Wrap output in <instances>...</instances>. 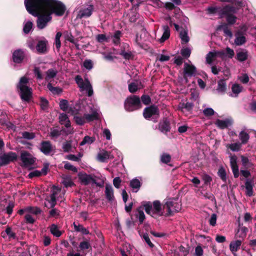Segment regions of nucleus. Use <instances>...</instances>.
<instances>
[{"instance_id":"obj_1","label":"nucleus","mask_w":256,"mask_h":256,"mask_svg":"<svg viewBox=\"0 0 256 256\" xmlns=\"http://www.w3.org/2000/svg\"><path fill=\"white\" fill-rule=\"evenodd\" d=\"M26 8L32 16L37 17V27L42 30L52 20V17L47 8L38 0H24Z\"/></svg>"},{"instance_id":"obj_2","label":"nucleus","mask_w":256,"mask_h":256,"mask_svg":"<svg viewBox=\"0 0 256 256\" xmlns=\"http://www.w3.org/2000/svg\"><path fill=\"white\" fill-rule=\"evenodd\" d=\"M28 78L24 76L20 78L16 86L21 100L26 102H29L32 97V88L28 86Z\"/></svg>"},{"instance_id":"obj_3","label":"nucleus","mask_w":256,"mask_h":256,"mask_svg":"<svg viewBox=\"0 0 256 256\" xmlns=\"http://www.w3.org/2000/svg\"><path fill=\"white\" fill-rule=\"evenodd\" d=\"M53 2H48V3L41 2V4L44 5L51 15L54 14L57 16H63L66 10L65 5L60 1L54 0V4Z\"/></svg>"},{"instance_id":"obj_4","label":"nucleus","mask_w":256,"mask_h":256,"mask_svg":"<svg viewBox=\"0 0 256 256\" xmlns=\"http://www.w3.org/2000/svg\"><path fill=\"white\" fill-rule=\"evenodd\" d=\"M238 8L234 6L227 4L222 8L220 12V18L226 17L228 25H233L236 21L237 18L234 14L237 13Z\"/></svg>"},{"instance_id":"obj_5","label":"nucleus","mask_w":256,"mask_h":256,"mask_svg":"<svg viewBox=\"0 0 256 256\" xmlns=\"http://www.w3.org/2000/svg\"><path fill=\"white\" fill-rule=\"evenodd\" d=\"M143 116L147 120H151L154 123L158 122V120L160 116V111L158 108L154 105L152 104L144 108Z\"/></svg>"},{"instance_id":"obj_6","label":"nucleus","mask_w":256,"mask_h":256,"mask_svg":"<svg viewBox=\"0 0 256 256\" xmlns=\"http://www.w3.org/2000/svg\"><path fill=\"white\" fill-rule=\"evenodd\" d=\"M142 106L140 98L136 95L128 97L124 102V108L128 112L140 109Z\"/></svg>"},{"instance_id":"obj_7","label":"nucleus","mask_w":256,"mask_h":256,"mask_svg":"<svg viewBox=\"0 0 256 256\" xmlns=\"http://www.w3.org/2000/svg\"><path fill=\"white\" fill-rule=\"evenodd\" d=\"M75 81L82 90H86L88 96H91L94 94L92 87L88 78H84V80L82 76L77 75L75 77Z\"/></svg>"},{"instance_id":"obj_8","label":"nucleus","mask_w":256,"mask_h":256,"mask_svg":"<svg viewBox=\"0 0 256 256\" xmlns=\"http://www.w3.org/2000/svg\"><path fill=\"white\" fill-rule=\"evenodd\" d=\"M164 208H166L167 213L166 216H173L175 213L178 212L181 210V204L173 200H169L166 202Z\"/></svg>"},{"instance_id":"obj_9","label":"nucleus","mask_w":256,"mask_h":256,"mask_svg":"<svg viewBox=\"0 0 256 256\" xmlns=\"http://www.w3.org/2000/svg\"><path fill=\"white\" fill-rule=\"evenodd\" d=\"M18 158V155L14 152H10L4 153L0 156V166H6L11 162L16 161Z\"/></svg>"},{"instance_id":"obj_10","label":"nucleus","mask_w":256,"mask_h":256,"mask_svg":"<svg viewBox=\"0 0 256 256\" xmlns=\"http://www.w3.org/2000/svg\"><path fill=\"white\" fill-rule=\"evenodd\" d=\"M196 74V68L193 64H190L186 62L184 64L183 78L186 82H188V78L194 76Z\"/></svg>"},{"instance_id":"obj_11","label":"nucleus","mask_w":256,"mask_h":256,"mask_svg":"<svg viewBox=\"0 0 256 256\" xmlns=\"http://www.w3.org/2000/svg\"><path fill=\"white\" fill-rule=\"evenodd\" d=\"M35 158H34L29 152L26 151L22 152L20 154V160L26 168L32 166L35 162Z\"/></svg>"},{"instance_id":"obj_12","label":"nucleus","mask_w":256,"mask_h":256,"mask_svg":"<svg viewBox=\"0 0 256 256\" xmlns=\"http://www.w3.org/2000/svg\"><path fill=\"white\" fill-rule=\"evenodd\" d=\"M158 130L164 134H167L171 130L170 122L167 118H164L158 124Z\"/></svg>"},{"instance_id":"obj_13","label":"nucleus","mask_w":256,"mask_h":256,"mask_svg":"<svg viewBox=\"0 0 256 256\" xmlns=\"http://www.w3.org/2000/svg\"><path fill=\"white\" fill-rule=\"evenodd\" d=\"M48 41L46 39L40 40L36 46V52L38 54H44L48 52Z\"/></svg>"},{"instance_id":"obj_14","label":"nucleus","mask_w":256,"mask_h":256,"mask_svg":"<svg viewBox=\"0 0 256 256\" xmlns=\"http://www.w3.org/2000/svg\"><path fill=\"white\" fill-rule=\"evenodd\" d=\"M78 176L82 184L84 186H88L90 182H95V179L92 177V176L91 174H86V173H80L78 174Z\"/></svg>"},{"instance_id":"obj_15","label":"nucleus","mask_w":256,"mask_h":256,"mask_svg":"<svg viewBox=\"0 0 256 256\" xmlns=\"http://www.w3.org/2000/svg\"><path fill=\"white\" fill-rule=\"evenodd\" d=\"M25 57L24 52L21 49L14 50L12 54V60L14 62L20 64Z\"/></svg>"},{"instance_id":"obj_16","label":"nucleus","mask_w":256,"mask_h":256,"mask_svg":"<svg viewBox=\"0 0 256 256\" xmlns=\"http://www.w3.org/2000/svg\"><path fill=\"white\" fill-rule=\"evenodd\" d=\"M40 150L45 155H48L52 150V146L50 141H42L40 143Z\"/></svg>"},{"instance_id":"obj_17","label":"nucleus","mask_w":256,"mask_h":256,"mask_svg":"<svg viewBox=\"0 0 256 256\" xmlns=\"http://www.w3.org/2000/svg\"><path fill=\"white\" fill-rule=\"evenodd\" d=\"M232 120L228 118L225 120L218 119L215 122V124L216 126L221 130L225 129L232 125Z\"/></svg>"},{"instance_id":"obj_18","label":"nucleus","mask_w":256,"mask_h":256,"mask_svg":"<svg viewBox=\"0 0 256 256\" xmlns=\"http://www.w3.org/2000/svg\"><path fill=\"white\" fill-rule=\"evenodd\" d=\"M248 232V228L246 226H243L242 224L238 222V228L236 234L235 236L238 238L244 239L246 236Z\"/></svg>"},{"instance_id":"obj_19","label":"nucleus","mask_w":256,"mask_h":256,"mask_svg":"<svg viewBox=\"0 0 256 256\" xmlns=\"http://www.w3.org/2000/svg\"><path fill=\"white\" fill-rule=\"evenodd\" d=\"M154 208L152 210V216L154 218L156 214L158 216H162L163 215L162 212H161L162 206L160 202L158 200L154 201L153 202Z\"/></svg>"},{"instance_id":"obj_20","label":"nucleus","mask_w":256,"mask_h":256,"mask_svg":"<svg viewBox=\"0 0 256 256\" xmlns=\"http://www.w3.org/2000/svg\"><path fill=\"white\" fill-rule=\"evenodd\" d=\"M72 112V114L74 115V119L75 122L80 126L84 125L86 122L85 120L84 115L83 116L78 115V112H75L72 110V108H70L68 112Z\"/></svg>"},{"instance_id":"obj_21","label":"nucleus","mask_w":256,"mask_h":256,"mask_svg":"<svg viewBox=\"0 0 256 256\" xmlns=\"http://www.w3.org/2000/svg\"><path fill=\"white\" fill-rule=\"evenodd\" d=\"M94 9V6L90 4L87 8L80 10V18L90 17L92 15Z\"/></svg>"},{"instance_id":"obj_22","label":"nucleus","mask_w":256,"mask_h":256,"mask_svg":"<svg viewBox=\"0 0 256 256\" xmlns=\"http://www.w3.org/2000/svg\"><path fill=\"white\" fill-rule=\"evenodd\" d=\"M106 197L108 202H112L114 199V190L111 185L106 184L105 190Z\"/></svg>"},{"instance_id":"obj_23","label":"nucleus","mask_w":256,"mask_h":256,"mask_svg":"<svg viewBox=\"0 0 256 256\" xmlns=\"http://www.w3.org/2000/svg\"><path fill=\"white\" fill-rule=\"evenodd\" d=\"M236 38L234 40V43L236 46H241L246 42V37L242 35L241 32H238L236 34Z\"/></svg>"},{"instance_id":"obj_24","label":"nucleus","mask_w":256,"mask_h":256,"mask_svg":"<svg viewBox=\"0 0 256 256\" xmlns=\"http://www.w3.org/2000/svg\"><path fill=\"white\" fill-rule=\"evenodd\" d=\"M254 184L252 180H246L245 182V188L246 189V194L247 196H251L254 195L253 192Z\"/></svg>"},{"instance_id":"obj_25","label":"nucleus","mask_w":256,"mask_h":256,"mask_svg":"<svg viewBox=\"0 0 256 256\" xmlns=\"http://www.w3.org/2000/svg\"><path fill=\"white\" fill-rule=\"evenodd\" d=\"M110 152L106 150H102L97 155V158L100 162H104L110 158Z\"/></svg>"},{"instance_id":"obj_26","label":"nucleus","mask_w":256,"mask_h":256,"mask_svg":"<svg viewBox=\"0 0 256 256\" xmlns=\"http://www.w3.org/2000/svg\"><path fill=\"white\" fill-rule=\"evenodd\" d=\"M162 29L164 30V32L161 38L160 39V42L161 43L165 42L170 38V30L168 26H163Z\"/></svg>"},{"instance_id":"obj_27","label":"nucleus","mask_w":256,"mask_h":256,"mask_svg":"<svg viewBox=\"0 0 256 256\" xmlns=\"http://www.w3.org/2000/svg\"><path fill=\"white\" fill-rule=\"evenodd\" d=\"M218 30H222L225 34V36H228L230 38L232 37V33L230 30L228 28V24L224 23L221 25H220L218 27Z\"/></svg>"},{"instance_id":"obj_28","label":"nucleus","mask_w":256,"mask_h":256,"mask_svg":"<svg viewBox=\"0 0 256 256\" xmlns=\"http://www.w3.org/2000/svg\"><path fill=\"white\" fill-rule=\"evenodd\" d=\"M86 122H90L98 119V114L96 111L93 112L91 114H84Z\"/></svg>"},{"instance_id":"obj_29","label":"nucleus","mask_w":256,"mask_h":256,"mask_svg":"<svg viewBox=\"0 0 256 256\" xmlns=\"http://www.w3.org/2000/svg\"><path fill=\"white\" fill-rule=\"evenodd\" d=\"M142 184L139 180L136 178H134L131 180L130 182V186L134 190H136V192L138 191L140 186Z\"/></svg>"},{"instance_id":"obj_30","label":"nucleus","mask_w":256,"mask_h":256,"mask_svg":"<svg viewBox=\"0 0 256 256\" xmlns=\"http://www.w3.org/2000/svg\"><path fill=\"white\" fill-rule=\"evenodd\" d=\"M56 192H53L51 194H50V200H48L49 204H50V206H48L46 203L44 204V206L47 207L48 208H54V207L56 205Z\"/></svg>"},{"instance_id":"obj_31","label":"nucleus","mask_w":256,"mask_h":256,"mask_svg":"<svg viewBox=\"0 0 256 256\" xmlns=\"http://www.w3.org/2000/svg\"><path fill=\"white\" fill-rule=\"evenodd\" d=\"M242 240H240L231 242L230 245V250L232 252H237L238 250L240 248Z\"/></svg>"},{"instance_id":"obj_32","label":"nucleus","mask_w":256,"mask_h":256,"mask_svg":"<svg viewBox=\"0 0 256 256\" xmlns=\"http://www.w3.org/2000/svg\"><path fill=\"white\" fill-rule=\"evenodd\" d=\"M135 215L136 218L138 219L140 224H142L144 222L146 217L144 214L143 210H141L140 207L137 208Z\"/></svg>"},{"instance_id":"obj_33","label":"nucleus","mask_w":256,"mask_h":256,"mask_svg":"<svg viewBox=\"0 0 256 256\" xmlns=\"http://www.w3.org/2000/svg\"><path fill=\"white\" fill-rule=\"evenodd\" d=\"M222 10V8L216 6H209L206 9L207 14H214L218 13L220 18V12Z\"/></svg>"},{"instance_id":"obj_34","label":"nucleus","mask_w":256,"mask_h":256,"mask_svg":"<svg viewBox=\"0 0 256 256\" xmlns=\"http://www.w3.org/2000/svg\"><path fill=\"white\" fill-rule=\"evenodd\" d=\"M122 36V32L118 30L116 31L112 36V42L116 45L118 46L120 43V37Z\"/></svg>"},{"instance_id":"obj_35","label":"nucleus","mask_w":256,"mask_h":256,"mask_svg":"<svg viewBox=\"0 0 256 256\" xmlns=\"http://www.w3.org/2000/svg\"><path fill=\"white\" fill-rule=\"evenodd\" d=\"M60 122L61 124H64V122H66L65 124V126L66 128L70 126V121L68 120V118L66 114L62 113L60 114L59 116Z\"/></svg>"},{"instance_id":"obj_36","label":"nucleus","mask_w":256,"mask_h":256,"mask_svg":"<svg viewBox=\"0 0 256 256\" xmlns=\"http://www.w3.org/2000/svg\"><path fill=\"white\" fill-rule=\"evenodd\" d=\"M248 54L246 52L240 51L236 53V58L240 62H244L248 58Z\"/></svg>"},{"instance_id":"obj_37","label":"nucleus","mask_w":256,"mask_h":256,"mask_svg":"<svg viewBox=\"0 0 256 256\" xmlns=\"http://www.w3.org/2000/svg\"><path fill=\"white\" fill-rule=\"evenodd\" d=\"M5 234L8 236L9 240H16L17 238L16 234L12 230V228L10 226H6L5 230Z\"/></svg>"},{"instance_id":"obj_38","label":"nucleus","mask_w":256,"mask_h":256,"mask_svg":"<svg viewBox=\"0 0 256 256\" xmlns=\"http://www.w3.org/2000/svg\"><path fill=\"white\" fill-rule=\"evenodd\" d=\"M40 108L43 110H47L48 108L49 102L44 97L40 98Z\"/></svg>"},{"instance_id":"obj_39","label":"nucleus","mask_w":256,"mask_h":256,"mask_svg":"<svg viewBox=\"0 0 256 256\" xmlns=\"http://www.w3.org/2000/svg\"><path fill=\"white\" fill-rule=\"evenodd\" d=\"M62 148L64 152H72V142L71 140H66L63 142Z\"/></svg>"},{"instance_id":"obj_40","label":"nucleus","mask_w":256,"mask_h":256,"mask_svg":"<svg viewBox=\"0 0 256 256\" xmlns=\"http://www.w3.org/2000/svg\"><path fill=\"white\" fill-rule=\"evenodd\" d=\"M74 230L78 232H81L82 234H89V231L86 229L82 224L76 225L75 222L74 223Z\"/></svg>"},{"instance_id":"obj_41","label":"nucleus","mask_w":256,"mask_h":256,"mask_svg":"<svg viewBox=\"0 0 256 256\" xmlns=\"http://www.w3.org/2000/svg\"><path fill=\"white\" fill-rule=\"evenodd\" d=\"M50 232L56 237H60L62 235V232L58 229L56 225L52 224L50 228Z\"/></svg>"},{"instance_id":"obj_42","label":"nucleus","mask_w":256,"mask_h":256,"mask_svg":"<svg viewBox=\"0 0 256 256\" xmlns=\"http://www.w3.org/2000/svg\"><path fill=\"white\" fill-rule=\"evenodd\" d=\"M239 138L242 142V143L243 144H245L247 143V142H248L250 138V136L247 132L242 130L240 132Z\"/></svg>"},{"instance_id":"obj_43","label":"nucleus","mask_w":256,"mask_h":256,"mask_svg":"<svg viewBox=\"0 0 256 256\" xmlns=\"http://www.w3.org/2000/svg\"><path fill=\"white\" fill-rule=\"evenodd\" d=\"M218 175L220 179L224 182H226V174L225 169L221 166L218 170Z\"/></svg>"},{"instance_id":"obj_44","label":"nucleus","mask_w":256,"mask_h":256,"mask_svg":"<svg viewBox=\"0 0 256 256\" xmlns=\"http://www.w3.org/2000/svg\"><path fill=\"white\" fill-rule=\"evenodd\" d=\"M47 88L50 90L53 94H59L62 92V88L58 87H54L52 86L50 82H48L47 84Z\"/></svg>"},{"instance_id":"obj_45","label":"nucleus","mask_w":256,"mask_h":256,"mask_svg":"<svg viewBox=\"0 0 256 256\" xmlns=\"http://www.w3.org/2000/svg\"><path fill=\"white\" fill-rule=\"evenodd\" d=\"M46 76L45 78V80L46 81H48L50 78H54L56 76L57 74V71L52 68H50L46 71Z\"/></svg>"},{"instance_id":"obj_46","label":"nucleus","mask_w":256,"mask_h":256,"mask_svg":"<svg viewBox=\"0 0 256 256\" xmlns=\"http://www.w3.org/2000/svg\"><path fill=\"white\" fill-rule=\"evenodd\" d=\"M120 55L123 56L126 60H133L134 55L131 52H126L124 50H122L120 53Z\"/></svg>"},{"instance_id":"obj_47","label":"nucleus","mask_w":256,"mask_h":256,"mask_svg":"<svg viewBox=\"0 0 256 256\" xmlns=\"http://www.w3.org/2000/svg\"><path fill=\"white\" fill-rule=\"evenodd\" d=\"M180 36L182 40V44H186L189 42L190 38L186 32L181 31L180 33Z\"/></svg>"},{"instance_id":"obj_48","label":"nucleus","mask_w":256,"mask_h":256,"mask_svg":"<svg viewBox=\"0 0 256 256\" xmlns=\"http://www.w3.org/2000/svg\"><path fill=\"white\" fill-rule=\"evenodd\" d=\"M27 212L34 214H38L41 213V210L38 207L28 206L26 208Z\"/></svg>"},{"instance_id":"obj_49","label":"nucleus","mask_w":256,"mask_h":256,"mask_svg":"<svg viewBox=\"0 0 256 256\" xmlns=\"http://www.w3.org/2000/svg\"><path fill=\"white\" fill-rule=\"evenodd\" d=\"M94 138L86 136L82 140L80 143V145L84 146L86 144H91L94 142Z\"/></svg>"},{"instance_id":"obj_50","label":"nucleus","mask_w":256,"mask_h":256,"mask_svg":"<svg viewBox=\"0 0 256 256\" xmlns=\"http://www.w3.org/2000/svg\"><path fill=\"white\" fill-rule=\"evenodd\" d=\"M59 106L62 110L66 112L68 110V102L66 100L62 99L60 102Z\"/></svg>"},{"instance_id":"obj_51","label":"nucleus","mask_w":256,"mask_h":256,"mask_svg":"<svg viewBox=\"0 0 256 256\" xmlns=\"http://www.w3.org/2000/svg\"><path fill=\"white\" fill-rule=\"evenodd\" d=\"M171 156L170 154L164 153L160 157V160L161 162L166 164H168V162H170L171 160Z\"/></svg>"},{"instance_id":"obj_52","label":"nucleus","mask_w":256,"mask_h":256,"mask_svg":"<svg viewBox=\"0 0 256 256\" xmlns=\"http://www.w3.org/2000/svg\"><path fill=\"white\" fill-rule=\"evenodd\" d=\"M228 148L233 152H238L241 148V144L239 142L232 144H229Z\"/></svg>"},{"instance_id":"obj_53","label":"nucleus","mask_w":256,"mask_h":256,"mask_svg":"<svg viewBox=\"0 0 256 256\" xmlns=\"http://www.w3.org/2000/svg\"><path fill=\"white\" fill-rule=\"evenodd\" d=\"M64 165V168L66 170H70L74 172H78V169L76 167L72 165L70 162H65Z\"/></svg>"},{"instance_id":"obj_54","label":"nucleus","mask_w":256,"mask_h":256,"mask_svg":"<svg viewBox=\"0 0 256 256\" xmlns=\"http://www.w3.org/2000/svg\"><path fill=\"white\" fill-rule=\"evenodd\" d=\"M218 90L221 92H224L226 90V83L224 80H220L218 82Z\"/></svg>"},{"instance_id":"obj_55","label":"nucleus","mask_w":256,"mask_h":256,"mask_svg":"<svg viewBox=\"0 0 256 256\" xmlns=\"http://www.w3.org/2000/svg\"><path fill=\"white\" fill-rule=\"evenodd\" d=\"M216 56V54L212 52H210L206 56V61L208 64L212 63L213 59Z\"/></svg>"},{"instance_id":"obj_56","label":"nucleus","mask_w":256,"mask_h":256,"mask_svg":"<svg viewBox=\"0 0 256 256\" xmlns=\"http://www.w3.org/2000/svg\"><path fill=\"white\" fill-rule=\"evenodd\" d=\"M32 27V23L30 21H28L26 22V24H24V28H23V31L25 34H28L30 31Z\"/></svg>"},{"instance_id":"obj_57","label":"nucleus","mask_w":256,"mask_h":256,"mask_svg":"<svg viewBox=\"0 0 256 256\" xmlns=\"http://www.w3.org/2000/svg\"><path fill=\"white\" fill-rule=\"evenodd\" d=\"M242 86H240V84H234L232 88V92L235 94H238L240 93L242 90Z\"/></svg>"},{"instance_id":"obj_58","label":"nucleus","mask_w":256,"mask_h":256,"mask_svg":"<svg viewBox=\"0 0 256 256\" xmlns=\"http://www.w3.org/2000/svg\"><path fill=\"white\" fill-rule=\"evenodd\" d=\"M232 6H234L236 8H238V11L240 8L244 6V3L240 0H232Z\"/></svg>"},{"instance_id":"obj_59","label":"nucleus","mask_w":256,"mask_h":256,"mask_svg":"<svg viewBox=\"0 0 256 256\" xmlns=\"http://www.w3.org/2000/svg\"><path fill=\"white\" fill-rule=\"evenodd\" d=\"M142 237L145 240L146 244L149 246L151 248L154 247V244L151 242L149 236L147 233L144 234Z\"/></svg>"},{"instance_id":"obj_60","label":"nucleus","mask_w":256,"mask_h":256,"mask_svg":"<svg viewBox=\"0 0 256 256\" xmlns=\"http://www.w3.org/2000/svg\"><path fill=\"white\" fill-rule=\"evenodd\" d=\"M96 40L100 43H102L104 42H108V39L104 34H98L96 36Z\"/></svg>"},{"instance_id":"obj_61","label":"nucleus","mask_w":256,"mask_h":256,"mask_svg":"<svg viewBox=\"0 0 256 256\" xmlns=\"http://www.w3.org/2000/svg\"><path fill=\"white\" fill-rule=\"evenodd\" d=\"M141 100L145 105H148L151 102V98L148 95L143 94L141 96Z\"/></svg>"},{"instance_id":"obj_62","label":"nucleus","mask_w":256,"mask_h":256,"mask_svg":"<svg viewBox=\"0 0 256 256\" xmlns=\"http://www.w3.org/2000/svg\"><path fill=\"white\" fill-rule=\"evenodd\" d=\"M128 90L131 93H134L138 90V84L135 82H132L128 84Z\"/></svg>"},{"instance_id":"obj_63","label":"nucleus","mask_w":256,"mask_h":256,"mask_svg":"<svg viewBox=\"0 0 256 256\" xmlns=\"http://www.w3.org/2000/svg\"><path fill=\"white\" fill-rule=\"evenodd\" d=\"M191 54L190 50L188 48H182L181 50V54L185 58H188L190 56Z\"/></svg>"},{"instance_id":"obj_64","label":"nucleus","mask_w":256,"mask_h":256,"mask_svg":"<svg viewBox=\"0 0 256 256\" xmlns=\"http://www.w3.org/2000/svg\"><path fill=\"white\" fill-rule=\"evenodd\" d=\"M203 114L206 116H210L214 114V111L212 108H208L204 110Z\"/></svg>"}]
</instances>
